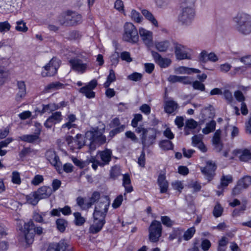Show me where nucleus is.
Listing matches in <instances>:
<instances>
[{
    "instance_id": "nucleus-1",
    "label": "nucleus",
    "mask_w": 251,
    "mask_h": 251,
    "mask_svg": "<svg viewBox=\"0 0 251 251\" xmlns=\"http://www.w3.org/2000/svg\"><path fill=\"white\" fill-rule=\"evenodd\" d=\"M75 138L80 148L88 144L90 146V149L93 150L96 148L95 143L101 145L105 143L106 140L105 136L103 135L102 132L98 128L87 131L85 137L81 134H77Z\"/></svg>"
},
{
    "instance_id": "nucleus-2",
    "label": "nucleus",
    "mask_w": 251,
    "mask_h": 251,
    "mask_svg": "<svg viewBox=\"0 0 251 251\" xmlns=\"http://www.w3.org/2000/svg\"><path fill=\"white\" fill-rule=\"evenodd\" d=\"M235 24V28L242 34L248 35L251 33V16L244 12L238 13L233 19Z\"/></svg>"
},
{
    "instance_id": "nucleus-3",
    "label": "nucleus",
    "mask_w": 251,
    "mask_h": 251,
    "mask_svg": "<svg viewBox=\"0 0 251 251\" xmlns=\"http://www.w3.org/2000/svg\"><path fill=\"white\" fill-rule=\"evenodd\" d=\"M135 131L140 134V139L142 144V149L145 150L153 145L156 139V130L153 128H144L140 126L136 128Z\"/></svg>"
},
{
    "instance_id": "nucleus-4",
    "label": "nucleus",
    "mask_w": 251,
    "mask_h": 251,
    "mask_svg": "<svg viewBox=\"0 0 251 251\" xmlns=\"http://www.w3.org/2000/svg\"><path fill=\"white\" fill-rule=\"evenodd\" d=\"M89 59L85 56H78L70 59L69 63L71 69L80 74L85 73L89 68Z\"/></svg>"
},
{
    "instance_id": "nucleus-5",
    "label": "nucleus",
    "mask_w": 251,
    "mask_h": 251,
    "mask_svg": "<svg viewBox=\"0 0 251 251\" xmlns=\"http://www.w3.org/2000/svg\"><path fill=\"white\" fill-rule=\"evenodd\" d=\"M23 233L26 242L27 244L32 242L34 234L40 235L43 233V228L41 226H35L32 220H30L27 223H25Z\"/></svg>"
},
{
    "instance_id": "nucleus-6",
    "label": "nucleus",
    "mask_w": 251,
    "mask_h": 251,
    "mask_svg": "<svg viewBox=\"0 0 251 251\" xmlns=\"http://www.w3.org/2000/svg\"><path fill=\"white\" fill-rule=\"evenodd\" d=\"M124 41L135 44L139 40L138 32L134 25L130 22H126L124 26V33L123 34Z\"/></svg>"
},
{
    "instance_id": "nucleus-7",
    "label": "nucleus",
    "mask_w": 251,
    "mask_h": 251,
    "mask_svg": "<svg viewBox=\"0 0 251 251\" xmlns=\"http://www.w3.org/2000/svg\"><path fill=\"white\" fill-rule=\"evenodd\" d=\"M178 16V21L182 25H189L193 21L195 17V8L182 7Z\"/></svg>"
},
{
    "instance_id": "nucleus-8",
    "label": "nucleus",
    "mask_w": 251,
    "mask_h": 251,
    "mask_svg": "<svg viewBox=\"0 0 251 251\" xmlns=\"http://www.w3.org/2000/svg\"><path fill=\"white\" fill-rule=\"evenodd\" d=\"M162 226L160 222L153 221L149 227V238L152 243L157 242L161 236Z\"/></svg>"
},
{
    "instance_id": "nucleus-9",
    "label": "nucleus",
    "mask_w": 251,
    "mask_h": 251,
    "mask_svg": "<svg viewBox=\"0 0 251 251\" xmlns=\"http://www.w3.org/2000/svg\"><path fill=\"white\" fill-rule=\"evenodd\" d=\"M60 60L57 58H52L49 63L44 66L45 70L42 72V76H50L56 74L60 66Z\"/></svg>"
},
{
    "instance_id": "nucleus-10",
    "label": "nucleus",
    "mask_w": 251,
    "mask_h": 251,
    "mask_svg": "<svg viewBox=\"0 0 251 251\" xmlns=\"http://www.w3.org/2000/svg\"><path fill=\"white\" fill-rule=\"evenodd\" d=\"M110 204V200L108 196L102 197L100 201L96 205L93 213L106 217Z\"/></svg>"
},
{
    "instance_id": "nucleus-11",
    "label": "nucleus",
    "mask_w": 251,
    "mask_h": 251,
    "mask_svg": "<svg viewBox=\"0 0 251 251\" xmlns=\"http://www.w3.org/2000/svg\"><path fill=\"white\" fill-rule=\"evenodd\" d=\"M93 223L91 225L89 230L90 232L93 234L97 233L100 232L104 225L105 223V218L104 216H100L99 214L93 213Z\"/></svg>"
},
{
    "instance_id": "nucleus-12",
    "label": "nucleus",
    "mask_w": 251,
    "mask_h": 251,
    "mask_svg": "<svg viewBox=\"0 0 251 251\" xmlns=\"http://www.w3.org/2000/svg\"><path fill=\"white\" fill-rule=\"evenodd\" d=\"M35 126L36 127L35 134H25L18 137V140L29 143H35L40 139V134L42 130V126L40 124L36 123Z\"/></svg>"
},
{
    "instance_id": "nucleus-13",
    "label": "nucleus",
    "mask_w": 251,
    "mask_h": 251,
    "mask_svg": "<svg viewBox=\"0 0 251 251\" xmlns=\"http://www.w3.org/2000/svg\"><path fill=\"white\" fill-rule=\"evenodd\" d=\"M47 159L55 167L56 171L61 173L62 170V163L56 152L52 150H49L46 153Z\"/></svg>"
},
{
    "instance_id": "nucleus-14",
    "label": "nucleus",
    "mask_w": 251,
    "mask_h": 251,
    "mask_svg": "<svg viewBox=\"0 0 251 251\" xmlns=\"http://www.w3.org/2000/svg\"><path fill=\"white\" fill-rule=\"evenodd\" d=\"M97 81L93 79L86 86L81 87L79 89V92L85 95L87 98L91 99L95 97V93L93 91L97 86Z\"/></svg>"
},
{
    "instance_id": "nucleus-15",
    "label": "nucleus",
    "mask_w": 251,
    "mask_h": 251,
    "mask_svg": "<svg viewBox=\"0 0 251 251\" xmlns=\"http://www.w3.org/2000/svg\"><path fill=\"white\" fill-rule=\"evenodd\" d=\"M216 168L217 167L214 162L212 161H207L205 167H201V170L202 173L204 175L207 177V179L210 181L214 176Z\"/></svg>"
},
{
    "instance_id": "nucleus-16",
    "label": "nucleus",
    "mask_w": 251,
    "mask_h": 251,
    "mask_svg": "<svg viewBox=\"0 0 251 251\" xmlns=\"http://www.w3.org/2000/svg\"><path fill=\"white\" fill-rule=\"evenodd\" d=\"M139 33L143 42L147 46L151 47L153 45V33L151 31L140 27L139 29Z\"/></svg>"
},
{
    "instance_id": "nucleus-17",
    "label": "nucleus",
    "mask_w": 251,
    "mask_h": 251,
    "mask_svg": "<svg viewBox=\"0 0 251 251\" xmlns=\"http://www.w3.org/2000/svg\"><path fill=\"white\" fill-rule=\"evenodd\" d=\"M62 120V116L61 112H55L52 113V114L47 119L44 123V126L47 128H50L52 126L60 123Z\"/></svg>"
},
{
    "instance_id": "nucleus-18",
    "label": "nucleus",
    "mask_w": 251,
    "mask_h": 251,
    "mask_svg": "<svg viewBox=\"0 0 251 251\" xmlns=\"http://www.w3.org/2000/svg\"><path fill=\"white\" fill-rule=\"evenodd\" d=\"M151 55L156 62L161 68H167L171 63V59L162 57L158 52L151 51Z\"/></svg>"
},
{
    "instance_id": "nucleus-19",
    "label": "nucleus",
    "mask_w": 251,
    "mask_h": 251,
    "mask_svg": "<svg viewBox=\"0 0 251 251\" xmlns=\"http://www.w3.org/2000/svg\"><path fill=\"white\" fill-rule=\"evenodd\" d=\"M175 52L177 59L182 60L185 59H190V55L188 54L186 51V48L178 44H176L175 47Z\"/></svg>"
},
{
    "instance_id": "nucleus-20",
    "label": "nucleus",
    "mask_w": 251,
    "mask_h": 251,
    "mask_svg": "<svg viewBox=\"0 0 251 251\" xmlns=\"http://www.w3.org/2000/svg\"><path fill=\"white\" fill-rule=\"evenodd\" d=\"M66 84L61 83L59 81H54L47 85L44 89L45 93H50L53 91L63 89L65 88Z\"/></svg>"
},
{
    "instance_id": "nucleus-21",
    "label": "nucleus",
    "mask_w": 251,
    "mask_h": 251,
    "mask_svg": "<svg viewBox=\"0 0 251 251\" xmlns=\"http://www.w3.org/2000/svg\"><path fill=\"white\" fill-rule=\"evenodd\" d=\"M18 92L16 96L17 101H20L26 94V85L24 81H18L17 83Z\"/></svg>"
},
{
    "instance_id": "nucleus-22",
    "label": "nucleus",
    "mask_w": 251,
    "mask_h": 251,
    "mask_svg": "<svg viewBox=\"0 0 251 251\" xmlns=\"http://www.w3.org/2000/svg\"><path fill=\"white\" fill-rule=\"evenodd\" d=\"M157 184L160 188L161 193H165L167 192L169 183L166 180L165 174H160L157 178Z\"/></svg>"
},
{
    "instance_id": "nucleus-23",
    "label": "nucleus",
    "mask_w": 251,
    "mask_h": 251,
    "mask_svg": "<svg viewBox=\"0 0 251 251\" xmlns=\"http://www.w3.org/2000/svg\"><path fill=\"white\" fill-rule=\"evenodd\" d=\"M68 247L67 243L64 241L50 244L47 251H65Z\"/></svg>"
},
{
    "instance_id": "nucleus-24",
    "label": "nucleus",
    "mask_w": 251,
    "mask_h": 251,
    "mask_svg": "<svg viewBox=\"0 0 251 251\" xmlns=\"http://www.w3.org/2000/svg\"><path fill=\"white\" fill-rule=\"evenodd\" d=\"M35 192L41 200L49 198L52 194V191L50 187L44 186L39 188Z\"/></svg>"
},
{
    "instance_id": "nucleus-25",
    "label": "nucleus",
    "mask_w": 251,
    "mask_h": 251,
    "mask_svg": "<svg viewBox=\"0 0 251 251\" xmlns=\"http://www.w3.org/2000/svg\"><path fill=\"white\" fill-rule=\"evenodd\" d=\"M178 108V104L174 100H170L165 102L164 111L166 113L171 114Z\"/></svg>"
},
{
    "instance_id": "nucleus-26",
    "label": "nucleus",
    "mask_w": 251,
    "mask_h": 251,
    "mask_svg": "<svg viewBox=\"0 0 251 251\" xmlns=\"http://www.w3.org/2000/svg\"><path fill=\"white\" fill-rule=\"evenodd\" d=\"M123 185L125 187L126 193L124 196L126 197V193H130L133 190V187L131 185V180L129 175L126 174L123 175Z\"/></svg>"
},
{
    "instance_id": "nucleus-27",
    "label": "nucleus",
    "mask_w": 251,
    "mask_h": 251,
    "mask_svg": "<svg viewBox=\"0 0 251 251\" xmlns=\"http://www.w3.org/2000/svg\"><path fill=\"white\" fill-rule=\"evenodd\" d=\"M71 13V11H68L65 13H63V14L60 15L59 16L58 19V23L61 25L70 26V18H71L70 17Z\"/></svg>"
},
{
    "instance_id": "nucleus-28",
    "label": "nucleus",
    "mask_w": 251,
    "mask_h": 251,
    "mask_svg": "<svg viewBox=\"0 0 251 251\" xmlns=\"http://www.w3.org/2000/svg\"><path fill=\"white\" fill-rule=\"evenodd\" d=\"M47 215V212H40L35 211L33 213L32 219L36 222L39 223H46L44 222V217Z\"/></svg>"
},
{
    "instance_id": "nucleus-29",
    "label": "nucleus",
    "mask_w": 251,
    "mask_h": 251,
    "mask_svg": "<svg viewBox=\"0 0 251 251\" xmlns=\"http://www.w3.org/2000/svg\"><path fill=\"white\" fill-rule=\"evenodd\" d=\"M70 26H73L76 25L78 24H80L82 21V16L81 15L75 13V12L71 11V13L70 14Z\"/></svg>"
},
{
    "instance_id": "nucleus-30",
    "label": "nucleus",
    "mask_w": 251,
    "mask_h": 251,
    "mask_svg": "<svg viewBox=\"0 0 251 251\" xmlns=\"http://www.w3.org/2000/svg\"><path fill=\"white\" fill-rule=\"evenodd\" d=\"M100 155L101 160L105 164H107L111 159L112 151L109 149H106L100 152Z\"/></svg>"
},
{
    "instance_id": "nucleus-31",
    "label": "nucleus",
    "mask_w": 251,
    "mask_h": 251,
    "mask_svg": "<svg viewBox=\"0 0 251 251\" xmlns=\"http://www.w3.org/2000/svg\"><path fill=\"white\" fill-rule=\"evenodd\" d=\"M57 229L61 232H63L67 227L68 223L67 220L63 218H59L55 222Z\"/></svg>"
},
{
    "instance_id": "nucleus-32",
    "label": "nucleus",
    "mask_w": 251,
    "mask_h": 251,
    "mask_svg": "<svg viewBox=\"0 0 251 251\" xmlns=\"http://www.w3.org/2000/svg\"><path fill=\"white\" fill-rule=\"evenodd\" d=\"M142 13L155 27L158 26V22L151 13L146 9H143L142 10Z\"/></svg>"
},
{
    "instance_id": "nucleus-33",
    "label": "nucleus",
    "mask_w": 251,
    "mask_h": 251,
    "mask_svg": "<svg viewBox=\"0 0 251 251\" xmlns=\"http://www.w3.org/2000/svg\"><path fill=\"white\" fill-rule=\"evenodd\" d=\"M198 126V123L193 119H190L186 121V125L184 128L186 135L189 134V129H194Z\"/></svg>"
},
{
    "instance_id": "nucleus-34",
    "label": "nucleus",
    "mask_w": 251,
    "mask_h": 251,
    "mask_svg": "<svg viewBox=\"0 0 251 251\" xmlns=\"http://www.w3.org/2000/svg\"><path fill=\"white\" fill-rule=\"evenodd\" d=\"M74 216V224L77 226H81L85 222L86 220L85 218L82 216L81 214L79 212H75L73 213Z\"/></svg>"
},
{
    "instance_id": "nucleus-35",
    "label": "nucleus",
    "mask_w": 251,
    "mask_h": 251,
    "mask_svg": "<svg viewBox=\"0 0 251 251\" xmlns=\"http://www.w3.org/2000/svg\"><path fill=\"white\" fill-rule=\"evenodd\" d=\"M156 49L160 52H165L167 51L169 46L170 43L167 41H164L161 42H156L155 44Z\"/></svg>"
},
{
    "instance_id": "nucleus-36",
    "label": "nucleus",
    "mask_w": 251,
    "mask_h": 251,
    "mask_svg": "<svg viewBox=\"0 0 251 251\" xmlns=\"http://www.w3.org/2000/svg\"><path fill=\"white\" fill-rule=\"evenodd\" d=\"M27 202L33 205H36L40 200L35 192L27 195L26 197Z\"/></svg>"
},
{
    "instance_id": "nucleus-37",
    "label": "nucleus",
    "mask_w": 251,
    "mask_h": 251,
    "mask_svg": "<svg viewBox=\"0 0 251 251\" xmlns=\"http://www.w3.org/2000/svg\"><path fill=\"white\" fill-rule=\"evenodd\" d=\"M232 181V176L231 175L225 176L223 175L221 178V183L218 186V188L221 187H226Z\"/></svg>"
},
{
    "instance_id": "nucleus-38",
    "label": "nucleus",
    "mask_w": 251,
    "mask_h": 251,
    "mask_svg": "<svg viewBox=\"0 0 251 251\" xmlns=\"http://www.w3.org/2000/svg\"><path fill=\"white\" fill-rule=\"evenodd\" d=\"M76 201L77 204L82 210H87L91 207L89 201L86 202L85 199L81 197H77Z\"/></svg>"
},
{
    "instance_id": "nucleus-39",
    "label": "nucleus",
    "mask_w": 251,
    "mask_h": 251,
    "mask_svg": "<svg viewBox=\"0 0 251 251\" xmlns=\"http://www.w3.org/2000/svg\"><path fill=\"white\" fill-rule=\"evenodd\" d=\"M216 125V123L215 121H211L206 124V127L202 129V132L205 134H209L215 130Z\"/></svg>"
},
{
    "instance_id": "nucleus-40",
    "label": "nucleus",
    "mask_w": 251,
    "mask_h": 251,
    "mask_svg": "<svg viewBox=\"0 0 251 251\" xmlns=\"http://www.w3.org/2000/svg\"><path fill=\"white\" fill-rule=\"evenodd\" d=\"M116 80V76L114 71L112 69L109 71V74L107 76V80L104 83L103 86L105 88H108L111 83Z\"/></svg>"
},
{
    "instance_id": "nucleus-41",
    "label": "nucleus",
    "mask_w": 251,
    "mask_h": 251,
    "mask_svg": "<svg viewBox=\"0 0 251 251\" xmlns=\"http://www.w3.org/2000/svg\"><path fill=\"white\" fill-rule=\"evenodd\" d=\"M160 147L163 150L168 151L173 149V144L170 140H164L159 143Z\"/></svg>"
},
{
    "instance_id": "nucleus-42",
    "label": "nucleus",
    "mask_w": 251,
    "mask_h": 251,
    "mask_svg": "<svg viewBox=\"0 0 251 251\" xmlns=\"http://www.w3.org/2000/svg\"><path fill=\"white\" fill-rule=\"evenodd\" d=\"M238 183L242 188L246 189L251 184V177L250 176H246L241 179Z\"/></svg>"
},
{
    "instance_id": "nucleus-43",
    "label": "nucleus",
    "mask_w": 251,
    "mask_h": 251,
    "mask_svg": "<svg viewBox=\"0 0 251 251\" xmlns=\"http://www.w3.org/2000/svg\"><path fill=\"white\" fill-rule=\"evenodd\" d=\"M60 108V106L58 104L55 103H49L47 105H43L42 112L45 113L50 111H54Z\"/></svg>"
},
{
    "instance_id": "nucleus-44",
    "label": "nucleus",
    "mask_w": 251,
    "mask_h": 251,
    "mask_svg": "<svg viewBox=\"0 0 251 251\" xmlns=\"http://www.w3.org/2000/svg\"><path fill=\"white\" fill-rule=\"evenodd\" d=\"M17 26L15 29L20 32H26L28 30V27L26 25L25 23L23 21H19L16 22Z\"/></svg>"
},
{
    "instance_id": "nucleus-45",
    "label": "nucleus",
    "mask_w": 251,
    "mask_h": 251,
    "mask_svg": "<svg viewBox=\"0 0 251 251\" xmlns=\"http://www.w3.org/2000/svg\"><path fill=\"white\" fill-rule=\"evenodd\" d=\"M180 72L181 74H191L193 73H199L201 72V71L197 69L182 67L180 68Z\"/></svg>"
},
{
    "instance_id": "nucleus-46",
    "label": "nucleus",
    "mask_w": 251,
    "mask_h": 251,
    "mask_svg": "<svg viewBox=\"0 0 251 251\" xmlns=\"http://www.w3.org/2000/svg\"><path fill=\"white\" fill-rule=\"evenodd\" d=\"M248 203L247 200L246 199H244L242 200L241 202V205L240 208L235 209L234 210L233 212V214L234 216H236L239 214L240 212H243L245 210H246L247 208V205Z\"/></svg>"
},
{
    "instance_id": "nucleus-47",
    "label": "nucleus",
    "mask_w": 251,
    "mask_h": 251,
    "mask_svg": "<svg viewBox=\"0 0 251 251\" xmlns=\"http://www.w3.org/2000/svg\"><path fill=\"white\" fill-rule=\"evenodd\" d=\"M196 232L195 227H191L188 228L185 232L183 235L184 240L187 241L192 238Z\"/></svg>"
},
{
    "instance_id": "nucleus-48",
    "label": "nucleus",
    "mask_w": 251,
    "mask_h": 251,
    "mask_svg": "<svg viewBox=\"0 0 251 251\" xmlns=\"http://www.w3.org/2000/svg\"><path fill=\"white\" fill-rule=\"evenodd\" d=\"M240 159L243 161H248L250 160L251 159V151L247 149L243 150L240 156Z\"/></svg>"
},
{
    "instance_id": "nucleus-49",
    "label": "nucleus",
    "mask_w": 251,
    "mask_h": 251,
    "mask_svg": "<svg viewBox=\"0 0 251 251\" xmlns=\"http://www.w3.org/2000/svg\"><path fill=\"white\" fill-rule=\"evenodd\" d=\"M223 212V208L221 206L219 203H217L215 205L213 211V215L215 217L218 218L222 215Z\"/></svg>"
},
{
    "instance_id": "nucleus-50",
    "label": "nucleus",
    "mask_w": 251,
    "mask_h": 251,
    "mask_svg": "<svg viewBox=\"0 0 251 251\" xmlns=\"http://www.w3.org/2000/svg\"><path fill=\"white\" fill-rule=\"evenodd\" d=\"M131 18L138 23H141L143 19L140 14L135 10H132L131 12Z\"/></svg>"
},
{
    "instance_id": "nucleus-51",
    "label": "nucleus",
    "mask_w": 251,
    "mask_h": 251,
    "mask_svg": "<svg viewBox=\"0 0 251 251\" xmlns=\"http://www.w3.org/2000/svg\"><path fill=\"white\" fill-rule=\"evenodd\" d=\"M192 86L194 89L204 91L205 89V85L201 81L196 80L192 82Z\"/></svg>"
},
{
    "instance_id": "nucleus-52",
    "label": "nucleus",
    "mask_w": 251,
    "mask_h": 251,
    "mask_svg": "<svg viewBox=\"0 0 251 251\" xmlns=\"http://www.w3.org/2000/svg\"><path fill=\"white\" fill-rule=\"evenodd\" d=\"M121 175V169L118 166H114L111 169L110 172V176L113 178H117Z\"/></svg>"
},
{
    "instance_id": "nucleus-53",
    "label": "nucleus",
    "mask_w": 251,
    "mask_h": 251,
    "mask_svg": "<svg viewBox=\"0 0 251 251\" xmlns=\"http://www.w3.org/2000/svg\"><path fill=\"white\" fill-rule=\"evenodd\" d=\"M100 193L99 192L95 191L94 193H93L91 197L89 199V206H91V207L93 204H94L97 201H98L100 199Z\"/></svg>"
},
{
    "instance_id": "nucleus-54",
    "label": "nucleus",
    "mask_w": 251,
    "mask_h": 251,
    "mask_svg": "<svg viewBox=\"0 0 251 251\" xmlns=\"http://www.w3.org/2000/svg\"><path fill=\"white\" fill-rule=\"evenodd\" d=\"M11 180L14 184H20L21 180L19 173L17 171H14L12 174Z\"/></svg>"
},
{
    "instance_id": "nucleus-55",
    "label": "nucleus",
    "mask_w": 251,
    "mask_h": 251,
    "mask_svg": "<svg viewBox=\"0 0 251 251\" xmlns=\"http://www.w3.org/2000/svg\"><path fill=\"white\" fill-rule=\"evenodd\" d=\"M110 60L111 65L116 66L119 63V54L118 52H114L110 56Z\"/></svg>"
},
{
    "instance_id": "nucleus-56",
    "label": "nucleus",
    "mask_w": 251,
    "mask_h": 251,
    "mask_svg": "<svg viewBox=\"0 0 251 251\" xmlns=\"http://www.w3.org/2000/svg\"><path fill=\"white\" fill-rule=\"evenodd\" d=\"M197 0H181L180 6L182 7H195V3Z\"/></svg>"
},
{
    "instance_id": "nucleus-57",
    "label": "nucleus",
    "mask_w": 251,
    "mask_h": 251,
    "mask_svg": "<svg viewBox=\"0 0 251 251\" xmlns=\"http://www.w3.org/2000/svg\"><path fill=\"white\" fill-rule=\"evenodd\" d=\"M161 220L162 224L167 227H171L174 224V222L167 216H162Z\"/></svg>"
},
{
    "instance_id": "nucleus-58",
    "label": "nucleus",
    "mask_w": 251,
    "mask_h": 251,
    "mask_svg": "<svg viewBox=\"0 0 251 251\" xmlns=\"http://www.w3.org/2000/svg\"><path fill=\"white\" fill-rule=\"evenodd\" d=\"M143 119L142 115L140 114H136L134 115L133 119L131 121V126L133 127L137 128L138 126V122L141 121Z\"/></svg>"
},
{
    "instance_id": "nucleus-59",
    "label": "nucleus",
    "mask_w": 251,
    "mask_h": 251,
    "mask_svg": "<svg viewBox=\"0 0 251 251\" xmlns=\"http://www.w3.org/2000/svg\"><path fill=\"white\" fill-rule=\"evenodd\" d=\"M123 201V196L122 195H119L114 201L112 203V207L116 209L120 207Z\"/></svg>"
},
{
    "instance_id": "nucleus-60",
    "label": "nucleus",
    "mask_w": 251,
    "mask_h": 251,
    "mask_svg": "<svg viewBox=\"0 0 251 251\" xmlns=\"http://www.w3.org/2000/svg\"><path fill=\"white\" fill-rule=\"evenodd\" d=\"M11 25L10 24L5 21L3 22H0V32H5L9 31L10 29Z\"/></svg>"
},
{
    "instance_id": "nucleus-61",
    "label": "nucleus",
    "mask_w": 251,
    "mask_h": 251,
    "mask_svg": "<svg viewBox=\"0 0 251 251\" xmlns=\"http://www.w3.org/2000/svg\"><path fill=\"white\" fill-rule=\"evenodd\" d=\"M142 75L137 72L133 73L127 76L128 79L134 81L140 80L142 78Z\"/></svg>"
},
{
    "instance_id": "nucleus-62",
    "label": "nucleus",
    "mask_w": 251,
    "mask_h": 251,
    "mask_svg": "<svg viewBox=\"0 0 251 251\" xmlns=\"http://www.w3.org/2000/svg\"><path fill=\"white\" fill-rule=\"evenodd\" d=\"M120 57L122 60L126 61L128 63L132 61V59L130 56V53L128 51H123L121 52Z\"/></svg>"
},
{
    "instance_id": "nucleus-63",
    "label": "nucleus",
    "mask_w": 251,
    "mask_h": 251,
    "mask_svg": "<svg viewBox=\"0 0 251 251\" xmlns=\"http://www.w3.org/2000/svg\"><path fill=\"white\" fill-rule=\"evenodd\" d=\"M44 180L43 176L41 175H37L31 180V184L33 185H38Z\"/></svg>"
},
{
    "instance_id": "nucleus-64",
    "label": "nucleus",
    "mask_w": 251,
    "mask_h": 251,
    "mask_svg": "<svg viewBox=\"0 0 251 251\" xmlns=\"http://www.w3.org/2000/svg\"><path fill=\"white\" fill-rule=\"evenodd\" d=\"M125 126L124 125H121L120 126H118L117 127H115L114 129L112 130L109 132V135L111 137L114 136L116 134L120 133L121 132L124 131L125 129Z\"/></svg>"
}]
</instances>
